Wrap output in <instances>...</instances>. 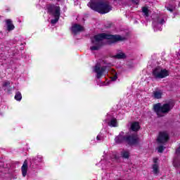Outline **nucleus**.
I'll list each match as a JSON object with an SVG mask.
<instances>
[{"mask_svg": "<svg viewBox=\"0 0 180 180\" xmlns=\"http://www.w3.org/2000/svg\"><path fill=\"white\" fill-rule=\"evenodd\" d=\"M105 39L107 40H112V43L124 40V38L122 37L120 35H109L105 33L100 34L91 38V43L94 46L90 47V50H91V51H95L101 49V46H102V40Z\"/></svg>", "mask_w": 180, "mask_h": 180, "instance_id": "obj_1", "label": "nucleus"}, {"mask_svg": "<svg viewBox=\"0 0 180 180\" xmlns=\"http://www.w3.org/2000/svg\"><path fill=\"white\" fill-rule=\"evenodd\" d=\"M88 6L93 11H96V12H98V13H101L102 15L108 13L112 11V6L109 5V3L103 2L101 0L90 1Z\"/></svg>", "mask_w": 180, "mask_h": 180, "instance_id": "obj_2", "label": "nucleus"}, {"mask_svg": "<svg viewBox=\"0 0 180 180\" xmlns=\"http://www.w3.org/2000/svg\"><path fill=\"white\" fill-rule=\"evenodd\" d=\"M172 108H174V104L172 103H167L163 105L157 103L153 105L154 111L159 117H162V116L167 115V113H169Z\"/></svg>", "mask_w": 180, "mask_h": 180, "instance_id": "obj_3", "label": "nucleus"}, {"mask_svg": "<svg viewBox=\"0 0 180 180\" xmlns=\"http://www.w3.org/2000/svg\"><path fill=\"white\" fill-rule=\"evenodd\" d=\"M127 143L130 146H133V144H137L139 143V136L137 135H132L128 136H123L122 135H119L115 138V143Z\"/></svg>", "mask_w": 180, "mask_h": 180, "instance_id": "obj_4", "label": "nucleus"}, {"mask_svg": "<svg viewBox=\"0 0 180 180\" xmlns=\"http://www.w3.org/2000/svg\"><path fill=\"white\" fill-rule=\"evenodd\" d=\"M153 75L155 78H165L169 75V72L165 69L156 68L153 70Z\"/></svg>", "mask_w": 180, "mask_h": 180, "instance_id": "obj_5", "label": "nucleus"}, {"mask_svg": "<svg viewBox=\"0 0 180 180\" xmlns=\"http://www.w3.org/2000/svg\"><path fill=\"white\" fill-rule=\"evenodd\" d=\"M47 9L49 13L53 15V16H60V15H61V11L58 6L49 5L48 6Z\"/></svg>", "mask_w": 180, "mask_h": 180, "instance_id": "obj_6", "label": "nucleus"}, {"mask_svg": "<svg viewBox=\"0 0 180 180\" xmlns=\"http://www.w3.org/2000/svg\"><path fill=\"white\" fill-rule=\"evenodd\" d=\"M169 139V136L168 135V133L166 131H162L159 134V136L158 138V143H167Z\"/></svg>", "mask_w": 180, "mask_h": 180, "instance_id": "obj_7", "label": "nucleus"}, {"mask_svg": "<svg viewBox=\"0 0 180 180\" xmlns=\"http://www.w3.org/2000/svg\"><path fill=\"white\" fill-rule=\"evenodd\" d=\"M71 29L72 33H74L75 34H77V33H79V32H84V27L78 24L73 25Z\"/></svg>", "mask_w": 180, "mask_h": 180, "instance_id": "obj_8", "label": "nucleus"}, {"mask_svg": "<svg viewBox=\"0 0 180 180\" xmlns=\"http://www.w3.org/2000/svg\"><path fill=\"white\" fill-rule=\"evenodd\" d=\"M152 96L154 98V99H161V98H162V91L155 89L153 91Z\"/></svg>", "mask_w": 180, "mask_h": 180, "instance_id": "obj_9", "label": "nucleus"}, {"mask_svg": "<svg viewBox=\"0 0 180 180\" xmlns=\"http://www.w3.org/2000/svg\"><path fill=\"white\" fill-rule=\"evenodd\" d=\"M131 130L132 131H139L140 130V124L137 122H134L131 124Z\"/></svg>", "mask_w": 180, "mask_h": 180, "instance_id": "obj_10", "label": "nucleus"}, {"mask_svg": "<svg viewBox=\"0 0 180 180\" xmlns=\"http://www.w3.org/2000/svg\"><path fill=\"white\" fill-rule=\"evenodd\" d=\"M22 176H26V174H27V160H25L24 163L22 166Z\"/></svg>", "mask_w": 180, "mask_h": 180, "instance_id": "obj_11", "label": "nucleus"}, {"mask_svg": "<svg viewBox=\"0 0 180 180\" xmlns=\"http://www.w3.org/2000/svg\"><path fill=\"white\" fill-rule=\"evenodd\" d=\"M6 23L7 25L8 30L11 31L15 29V25H13V23L12 22V20L11 19L6 20Z\"/></svg>", "mask_w": 180, "mask_h": 180, "instance_id": "obj_12", "label": "nucleus"}, {"mask_svg": "<svg viewBox=\"0 0 180 180\" xmlns=\"http://www.w3.org/2000/svg\"><path fill=\"white\" fill-rule=\"evenodd\" d=\"M95 72L97 74V77L101 78L103 72H105V69L103 68H96L95 69Z\"/></svg>", "mask_w": 180, "mask_h": 180, "instance_id": "obj_13", "label": "nucleus"}, {"mask_svg": "<svg viewBox=\"0 0 180 180\" xmlns=\"http://www.w3.org/2000/svg\"><path fill=\"white\" fill-rule=\"evenodd\" d=\"M108 126H110L111 127H117V120H116V118H112L108 123Z\"/></svg>", "mask_w": 180, "mask_h": 180, "instance_id": "obj_14", "label": "nucleus"}, {"mask_svg": "<svg viewBox=\"0 0 180 180\" xmlns=\"http://www.w3.org/2000/svg\"><path fill=\"white\" fill-rule=\"evenodd\" d=\"M111 72L112 74V76L110 77L111 81H116L117 79V75L116 73V70H115V69H112Z\"/></svg>", "mask_w": 180, "mask_h": 180, "instance_id": "obj_15", "label": "nucleus"}, {"mask_svg": "<svg viewBox=\"0 0 180 180\" xmlns=\"http://www.w3.org/2000/svg\"><path fill=\"white\" fill-rule=\"evenodd\" d=\"M121 154L122 155V158H129V157H130V153L127 150H123Z\"/></svg>", "mask_w": 180, "mask_h": 180, "instance_id": "obj_16", "label": "nucleus"}, {"mask_svg": "<svg viewBox=\"0 0 180 180\" xmlns=\"http://www.w3.org/2000/svg\"><path fill=\"white\" fill-rule=\"evenodd\" d=\"M115 58H117L118 60H121L122 58H126V54L123 53H117L115 56Z\"/></svg>", "mask_w": 180, "mask_h": 180, "instance_id": "obj_17", "label": "nucleus"}, {"mask_svg": "<svg viewBox=\"0 0 180 180\" xmlns=\"http://www.w3.org/2000/svg\"><path fill=\"white\" fill-rule=\"evenodd\" d=\"M153 173L157 175V174L160 173V170L158 169V165L155 164L153 166Z\"/></svg>", "mask_w": 180, "mask_h": 180, "instance_id": "obj_18", "label": "nucleus"}, {"mask_svg": "<svg viewBox=\"0 0 180 180\" xmlns=\"http://www.w3.org/2000/svg\"><path fill=\"white\" fill-rule=\"evenodd\" d=\"M15 99L16 101H21V100H22V94H20V92L18 91V92L15 94Z\"/></svg>", "mask_w": 180, "mask_h": 180, "instance_id": "obj_19", "label": "nucleus"}, {"mask_svg": "<svg viewBox=\"0 0 180 180\" xmlns=\"http://www.w3.org/2000/svg\"><path fill=\"white\" fill-rule=\"evenodd\" d=\"M55 19L51 20V23L52 25H55V23L58 22V20L60 19V15H53Z\"/></svg>", "mask_w": 180, "mask_h": 180, "instance_id": "obj_20", "label": "nucleus"}, {"mask_svg": "<svg viewBox=\"0 0 180 180\" xmlns=\"http://www.w3.org/2000/svg\"><path fill=\"white\" fill-rule=\"evenodd\" d=\"M142 12L144 13L145 16H148V8H147L146 7H143L142 8Z\"/></svg>", "mask_w": 180, "mask_h": 180, "instance_id": "obj_21", "label": "nucleus"}, {"mask_svg": "<svg viewBox=\"0 0 180 180\" xmlns=\"http://www.w3.org/2000/svg\"><path fill=\"white\" fill-rule=\"evenodd\" d=\"M158 153H162L164 151V146H159L158 148Z\"/></svg>", "mask_w": 180, "mask_h": 180, "instance_id": "obj_22", "label": "nucleus"}, {"mask_svg": "<svg viewBox=\"0 0 180 180\" xmlns=\"http://www.w3.org/2000/svg\"><path fill=\"white\" fill-rule=\"evenodd\" d=\"M158 161V158H154L153 159V162H155V164H156V162Z\"/></svg>", "mask_w": 180, "mask_h": 180, "instance_id": "obj_23", "label": "nucleus"}, {"mask_svg": "<svg viewBox=\"0 0 180 180\" xmlns=\"http://www.w3.org/2000/svg\"><path fill=\"white\" fill-rule=\"evenodd\" d=\"M167 11H169V12H172L174 10L172 8H169V7H167Z\"/></svg>", "mask_w": 180, "mask_h": 180, "instance_id": "obj_24", "label": "nucleus"}, {"mask_svg": "<svg viewBox=\"0 0 180 180\" xmlns=\"http://www.w3.org/2000/svg\"><path fill=\"white\" fill-rule=\"evenodd\" d=\"M165 21L164 20H162V21L160 22V23H165Z\"/></svg>", "mask_w": 180, "mask_h": 180, "instance_id": "obj_25", "label": "nucleus"}, {"mask_svg": "<svg viewBox=\"0 0 180 180\" xmlns=\"http://www.w3.org/2000/svg\"><path fill=\"white\" fill-rule=\"evenodd\" d=\"M96 68H101L99 65H96Z\"/></svg>", "mask_w": 180, "mask_h": 180, "instance_id": "obj_26", "label": "nucleus"}, {"mask_svg": "<svg viewBox=\"0 0 180 180\" xmlns=\"http://www.w3.org/2000/svg\"><path fill=\"white\" fill-rule=\"evenodd\" d=\"M97 140H101V138L99 137V136H97Z\"/></svg>", "mask_w": 180, "mask_h": 180, "instance_id": "obj_27", "label": "nucleus"}]
</instances>
